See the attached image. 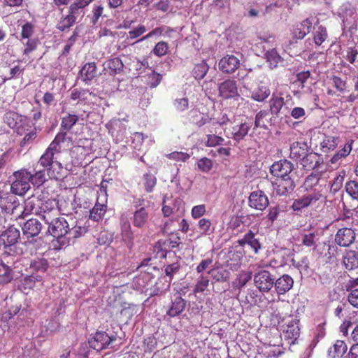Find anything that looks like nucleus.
<instances>
[{"instance_id":"052dcab7","label":"nucleus","mask_w":358,"mask_h":358,"mask_svg":"<svg viewBox=\"0 0 358 358\" xmlns=\"http://www.w3.org/2000/svg\"><path fill=\"white\" fill-rule=\"evenodd\" d=\"M15 196L11 193L0 189V206H7L14 202Z\"/></svg>"},{"instance_id":"f257e3e1","label":"nucleus","mask_w":358,"mask_h":358,"mask_svg":"<svg viewBox=\"0 0 358 358\" xmlns=\"http://www.w3.org/2000/svg\"><path fill=\"white\" fill-rule=\"evenodd\" d=\"M67 141L66 133H57L53 141L45 150L38 159V164L43 168V170H37L36 167L31 173V182L34 185L40 186L45 180V171L52 178L59 179L63 165L59 159V155L65 151L64 144Z\"/></svg>"},{"instance_id":"0eeeda50","label":"nucleus","mask_w":358,"mask_h":358,"mask_svg":"<svg viewBox=\"0 0 358 358\" xmlns=\"http://www.w3.org/2000/svg\"><path fill=\"white\" fill-rule=\"evenodd\" d=\"M322 197V194L319 191L313 190L303 195L301 198L294 200L292 203L294 210H300L306 208L310 205L315 203Z\"/></svg>"},{"instance_id":"6ab92c4d","label":"nucleus","mask_w":358,"mask_h":358,"mask_svg":"<svg viewBox=\"0 0 358 358\" xmlns=\"http://www.w3.org/2000/svg\"><path fill=\"white\" fill-rule=\"evenodd\" d=\"M41 229V223L37 219L34 218L28 220L22 226V234L27 238L37 236Z\"/></svg>"},{"instance_id":"09e8293b","label":"nucleus","mask_w":358,"mask_h":358,"mask_svg":"<svg viewBox=\"0 0 358 358\" xmlns=\"http://www.w3.org/2000/svg\"><path fill=\"white\" fill-rule=\"evenodd\" d=\"M266 58L271 68L276 67L278 63L282 61V58L275 49L267 51Z\"/></svg>"},{"instance_id":"8fccbe9b","label":"nucleus","mask_w":358,"mask_h":358,"mask_svg":"<svg viewBox=\"0 0 358 358\" xmlns=\"http://www.w3.org/2000/svg\"><path fill=\"white\" fill-rule=\"evenodd\" d=\"M345 191L347 194L354 200H358V182L350 180L345 183Z\"/></svg>"},{"instance_id":"13d9d810","label":"nucleus","mask_w":358,"mask_h":358,"mask_svg":"<svg viewBox=\"0 0 358 358\" xmlns=\"http://www.w3.org/2000/svg\"><path fill=\"white\" fill-rule=\"evenodd\" d=\"M145 31V27L143 24H139L128 32L127 38L130 40L136 39L142 36Z\"/></svg>"},{"instance_id":"c756f323","label":"nucleus","mask_w":358,"mask_h":358,"mask_svg":"<svg viewBox=\"0 0 358 358\" xmlns=\"http://www.w3.org/2000/svg\"><path fill=\"white\" fill-rule=\"evenodd\" d=\"M185 308V302L181 296H177L172 302L171 306L166 312V316L174 317L179 315Z\"/></svg>"},{"instance_id":"a19ab883","label":"nucleus","mask_w":358,"mask_h":358,"mask_svg":"<svg viewBox=\"0 0 358 358\" xmlns=\"http://www.w3.org/2000/svg\"><path fill=\"white\" fill-rule=\"evenodd\" d=\"M49 266L48 260L45 258L36 257L30 262V268L37 272L45 273Z\"/></svg>"},{"instance_id":"4be33fe9","label":"nucleus","mask_w":358,"mask_h":358,"mask_svg":"<svg viewBox=\"0 0 358 358\" xmlns=\"http://www.w3.org/2000/svg\"><path fill=\"white\" fill-rule=\"evenodd\" d=\"M300 162L305 169L310 171L317 167L322 162V159L317 153L310 152Z\"/></svg>"},{"instance_id":"72a5a7b5","label":"nucleus","mask_w":358,"mask_h":358,"mask_svg":"<svg viewBox=\"0 0 358 358\" xmlns=\"http://www.w3.org/2000/svg\"><path fill=\"white\" fill-rule=\"evenodd\" d=\"M294 280L291 276L285 274L279 278L275 282V291H289L292 287Z\"/></svg>"},{"instance_id":"423d86ee","label":"nucleus","mask_w":358,"mask_h":358,"mask_svg":"<svg viewBox=\"0 0 358 358\" xmlns=\"http://www.w3.org/2000/svg\"><path fill=\"white\" fill-rule=\"evenodd\" d=\"M251 127V123L241 122L234 125L231 129L224 128V131L227 137L231 138L238 143L248 135Z\"/></svg>"},{"instance_id":"c03bdc74","label":"nucleus","mask_w":358,"mask_h":358,"mask_svg":"<svg viewBox=\"0 0 358 358\" xmlns=\"http://www.w3.org/2000/svg\"><path fill=\"white\" fill-rule=\"evenodd\" d=\"M143 185L148 193L153 192L157 184V178L150 172L145 173L143 176Z\"/></svg>"},{"instance_id":"4c0bfd02","label":"nucleus","mask_w":358,"mask_h":358,"mask_svg":"<svg viewBox=\"0 0 358 358\" xmlns=\"http://www.w3.org/2000/svg\"><path fill=\"white\" fill-rule=\"evenodd\" d=\"M106 210V205L96 203L94 208L90 210L89 217L94 221L99 222L105 215Z\"/></svg>"},{"instance_id":"c9c22d12","label":"nucleus","mask_w":358,"mask_h":358,"mask_svg":"<svg viewBox=\"0 0 358 358\" xmlns=\"http://www.w3.org/2000/svg\"><path fill=\"white\" fill-rule=\"evenodd\" d=\"M209 70V66L205 61L196 64L192 71V74L196 80L203 79Z\"/></svg>"},{"instance_id":"5701e85b","label":"nucleus","mask_w":358,"mask_h":358,"mask_svg":"<svg viewBox=\"0 0 358 358\" xmlns=\"http://www.w3.org/2000/svg\"><path fill=\"white\" fill-rule=\"evenodd\" d=\"M43 285L42 279L39 275L34 274L24 277L19 285L20 289H40Z\"/></svg>"},{"instance_id":"680f3d73","label":"nucleus","mask_w":358,"mask_h":358,"mask_svg":"<svg viewBox=\"0 0 358 358\" xmlns=\"http://www.w3.org/2000/svg\"><path fill=\"white\" fill-rule=\"evenodd\" d=\"M280 207L275 206H271L268 208V214L266 215V219L268 222L271 224L275 221L278 216L280 215Z\"/></svg>"},{"instance_id":"e433bc0d","label":"nucleus","mask_w":358,"mask_h":358,"mask_svg":"<svg viewBox=\"0 0 358 358\" xmlns=\"http://www.w3.org/2000/svg\"><path fill=\"white\" fill-rule=\"evenodd\" d=\"M338 137L332 136H326L320 143L321 150L323 152H327L334 150L338 145Z\"/></svg>"},{"instance_id":"69168bd1","label":"nucleus","mask_w":358,"mask_h":358,"mask_svg":"<svg viewBox=\"0 0 358 358\" xmlns=\"http://www.w3.org/2000/svg\"><path fill=\"white\" fill-rule=\"evenodd\" d=\"M162 76L161 74L153 71L152 73L148 75V85L151 88L156 87L162 81Z\"/></svg>"},{"instance_id":"a18cd8bd","label":"nucleus","mask_w":358,"mask_h":358,"mask_svg":"<svg viewBox=\"0 0 358 358\" xmlns=\"http://www.w3.org/2000/svg\"><path fill=\"white\" fill-rule=\"evenodd\" d=\"M87 231V228L85 226L80 225L77 223L75 226L70 227L67 235V238H78L83 236Z\"/></svg>"},{"instance_id":"2eb2a0df","label":"nucleus","mask_w":358,"mask_h":358,"mask_svg":"<svg viewBox=\"0 0 358 358\" xmlns=\"http://www.w3.org/2000/svg\"><path fill=\"white\" fill-rule=\"evenodd\" d=\"M254 282L259 291H270L274 285V279L267 271H261L254 277Z\"/></svg>"},{"instance_id":"e2e57ef3","label":"nucleus","mask_w":358,"mask_h":358,"mask_svg":"<svg viewBox=\"0 0 358 358\" xmlns=\"http://www.w3.org/2000/svg\"><path fill=\"white\" fill-rule=\"evenodd\" d=\"M88 92L87 90L73 89L71 92V99L73 101H85L87 97L86 94Z\"/></svg>"},{"instance_id":"79ce46f5","label":"nucleus","mask_w":358,"mask_h":358,"mask_svg":"<svg viewBox=\"0 0 358 358\" xmlns=\"http://www.w3.org/2000/svg\"><path fill=\"white\" fill-rule=\"evenodd\" d=\"M334 350L330 349L329 355L334 358L342 357L347 351L348 346L343 341L338 340L334 345Z\"/></svg>"},{"instance_id":"c85d7f7f","label":"nucleus","mask_w":358,"mask_h":358,"mask_svg":"<svg viewBox=\"0 0 358 358\" xmlns=\"http://www.w3.org/2000/svg\"><path fill=\"white\" fill-rule=\"evenodd\" d=\"M270 94L269 88L261 83L251 92V97L255 101L262 102L269 96Z\"/></svg>"},{"instance_id":"a211bd4d","label":"nucleus","mask_w":358,"mask_h":358,"mask_svg":"<svg viewBox=\"0 0 358 358\" xmlns=\"http://www.w3.org/2000/svg\"><path fill=\"white\" fill-rule=\"evenodd\" d=\"M313 24L310 19L306 18L302 22L295 24L292 29V36L294 39L301 40L310 33Z\"/></svg>"},{"instance_id":"58836bf2","label":"nucleus","mask_w":358,"mask_h":358,"mask_svg":"<svg viewBox=\"0 0 358 358\" xmlns=\"http://www.w3.org/2000/svg\"><path fill=\"white\" fill-rule=\"evenodd\" d=\"M245 297L246 299L248 297L252 299L254 303L260 307L266 306L271 301H274V299H269L266 296L264 292H248Z\"/></svg>"},{"instance_id":"7c9ffc66","label":"nucleus","mask_w":358,"mask_h":358,"mask_svg":"<svg viewBox=\"0 0 358 358\" xmlns=\"http://www.w3.org/2000/svg\"><path fill=\"white\" fill-rule=\"evenodd\" d=\"M313 38L316 46H322L328 38V33L326 27L319 25L314 28Z\"/></svg>"},{"instance_id":"bf43d9fd","label":"nucleus","mask_w":358,"mask_h":358,"mask_svg":"<svg viewBox=\"0 0 358 358\" xmlns=\"http://www.w3.org/2000/svg\"><path fill=\"white\" fill-rule=\"evenodd\" d=\"M333 86L340 92L344 93L347 87V83L340 77L333 76L331 78Z\"/></svg>"},{"instance_id":"49530a36","label":"nucleus","mask_w":358,"mask_h":358,"mask_svg":"<svg viewBox=\"0 0 358 358\" xmlns=\"http://www.w3.org/2000/svg\"><path fill=\"white\" fill-rule=\"evenodd\" d=\"M76 22V20L73 19L71 16L66 15L62 17L56 25V28L61 31L68 30L69 28L73 27Z\"/></svg>"},{"instance_id":"412c9836","label":"nucleus","mask_w":358,"mask_h":358,"mask_svg":"<svg viewBox=\"0 0 358 358\" xmlns=\"http://www.w3.org/2000/svg\"><path fill=\"white\" fill-rule=\"evenodd\" d=\"M20 238V231L13 227H8L0 236V240L2 241L5 248L11 250V247L14 245Z\"/></svg>"},{"instance_id":"aec40b11","label":"nucleus","mask_w":358,"mask_h":358,"mask_svg":"<svg viewBox=\"0 0 358 358\" xmlns=\"http://www.w3.org/2000/svg\"><path fill=\"white\" fill-rule=\"evenodd\" d=\"M275 185V192L280 196L291 193L295 187V184L290 176L277 178Z\"/></svg>"},{"instance_id":"bb28decb","label":"nucleus","mask_w":358,"mask_h":358,"mask_svg":"<svg viewBox=\"0 0 358 358\" xmlns=\"http://www.w3.org/2000/svg\"><path fill=\"white\" fill-rule=\"evenodd\" d=\"M308 152V146L306 143L294 142L290 146L289 156L295 161H301Z\"/></svg>"},{"instance_id":"0e129e2a","label":"nucleus","mask_w":358,"mask_h":358,"mask_svg":"<svg viewBox=\"0 0 358 358\" xmlns=\"http://www.w3.org/2000/svg\"><path fill=\"white\" fill-rule=\"evenodd\" d=\"M34 26L29 22H27L22 27L21 37L22 38H29L34 34Z\"/></svg>"},{"instance_id":"dca6fc26","label":"nucleus","mask_w":358,"mask_h":358,"mask_svg":"<svg viewBox=\"0 0 358 358\" xmlns=\"http://www.w3.org/2000/svg\"><path fill=\"white\" fill-rule=\"evenodd\" d=\"M237 243L242 247H244L246 245H248L255 254H257L262 248V244L259 239L256 238L255 233L252 230H249L246 232L243 238H239L237 241Z\"/></svg>"},{"instance_id":"9d476101","label":"nucleus","mask_w":358,"mask_h":358,"mask_svg":"<svg viewBox=\"0 0 358 358\" xmlns=\"http://www.w3.org/2000/svg\"><path fill=\"white\" fill-rule=\"evenodd\" d=\"M115 339V336H109L106 332H97L89 340V345L91 348L100 351L106 348Z\"/></svg>"},{"instance_id":"f8f14e48","label":"nucleus","mask_w":358,"mask_h":358,"mask_svg":"<svg viewBox=\"0 0 358 358\" xmlns=\"http://www.w3.org/2000/svg\"><path fill=\"white\" fill-rule=\"evenodd\" d=\"M293 170V164L287 159L274 162L270 167L271 173L278 178L289 177Z\"/></svg>"},{"instance_id":"6e6d98bb","label":"nucleus","mask_w":358,"mask_h":358,"mask_svg":"<svg viewBox=\"0 0 358 358\" xmlns=\"http://www.w3.org/2000/svg\"><path fill=\"white\" fill-rule=\"evenodd\" d=\"M208 274H210L212 277L216 280L224 281L229 278V273L220 268H213L208 271Z\"/></svg>"},{"instance_id":"39448f33","label":"nucleus","mask_w":358,"mask_h":358,"mask_svg":"<svg viewBox=\"0 0 358 358\" xmlns=\"http://www.w3.org/2000/svg\"><path fill=\"white\" fill-rule=\"evenodd\" d=\"M3 119L4 123L11 129H16L17 133L21 136L23 135L25 131H28L27 127H32L30 125V120L27 117L22 116L13 110L6 112Z\"/></svg>"},{"instance_id":"7ed1b4c3","label":"nucleus","mask_w":358,"mask_h":358,"mask_svg":"<svg viewBox=\"0 0 358 358\" xmlns=\"http://www.w3.org/2000/svg\"><path fill=\"white\" fill-rule=\"evenodd\" d=\"M45 224H48V232L56 238V242L58 243V246L55 245V249H61L69 244V238L66 236L69 230V224L64 217L57 215Z\"/></svg>"},{"instance_id":"f03ea898","label":"nucleus","mask_w":358,"mask_h":358,"mask_svg":"<svg viewBox=\"0 0 358 358\" xmlns=\"http://www.w3.org/2000/svg\"><path fill=\"white\" fill-rule=\"evenodd\" d=\"M25 208L38 215L45 223L59 215V211L54 201L50 199L43 200L38 197L29 198L25 203Z\"/></svg>"},{"instance_id":"393cba45","label":"nucleus","mask_w":358,"mask_h":358,"mask_svg":"<svg viewBox=\"0 0 358 358\" xmlns=\"http://www.w3.org/2000/svg\"><path fill=\"white\" fill-rule=\"evenodd\" d=\"M103 71L110 76H115L123 71L124 64L119 57H114L106 60L103 64Z\"/></svg>"},{"instance_id":"338daca9","label":"nucleus","mask_w":358,"mask_h":358,"mask_svg":"<svg viewBox=\"0 0 358 358\" xmlns=\"http://www.w3.org/2000/svg\"><path fill=\"white\" fill-rule=\"evenodd\" d=\"M103 12V7L101 5H94L92 10V16L91 17V23L96 25L99 19L102 16Z\"/></svg>"},{"instance_id":"cd10ccee","label":"nucleus","mask_w":358,"mask_h":358,"mask_svg":"<svg viewBox=\"0 0 358 358\" xmlns=\"http://www.w3.org/2000/svg\"><path fill=\"white\" fill-rule=\"evenodd\" d=\"M343 264L346 269L354 270L358 268V251L348 250L343 258Z\"/></svg>"},{"instance_id":"4468645a","label":"nucleus","mask_w":358,"mask_h":358,"mask_svg":"<svg viewBox=\"0 0 358 358\" xmlns=\"http://www.w3.org/2000/svg\"><path fill=\"white\" fill-rule=\"evenodd\" d=\"M219 95L222 99H228L238 96V87L236 82L232 79H227L219 85Z\"/></svg>"},{"instance_id":"9b49d317","label":"nucleus","mask_w":358,"mask_h":358,"mask_svg":"<svg viewBox=\"0 0 358 358\" xmlns=\"http://www.w3.org/2000/svg\"><path fill=\"white\" fill-rule=\"evenodd\" d=\"M356 234L352 228L343 227L335 235V242L340 247H349L355 240Z\"/></svg>"},{"instance_id":"3c124183","label":"nucleus","mask_w":358,"mask_h":358,"mask_svg":"<svg viewBox=\"0 0 358 358\" xmlns=\"http://www.w3.org/2000/svg\"><path fill=\"white\" fill-rule=\"evenodd\" d=\"M213 166V161L206 157L201 158L197 162L198 169L203 173H208L212 169Z\"/></svg>"},{"instance_id":"2f4dec72","label":"nucleus","mask_w":358,"mask_h":358,"mask_svg":"<svg viewBox=\"0 0 358 358\" xmlns=\"http://www.w3.org/2000/svg\"><path fill=\"white\" fill-rule=\"evenodd\" d=\"M148 220V213L145 208L136 210L133 216V224L138 228H143Z\"/></svg>"},{"instance_id":"ea45409f","label":"nucleus","mask_w":358,"mask_h":358,"mask_svg":"<svg viewBox=\"0 0 358 358\" xmlns=\"http://www.w3.org/2000/svg\"><path fill=\"white\" fill-rule=\"evenodd\" d=\"M269 103L271 113L274 116H278L285 103L284 98L273 94L270 99Z\"/></svg>"},{"instance_id":"5fc2aeb1","label":"nucleus","mask_w":358,"mask_h":358,"mask_svg":"<svg viewBox=\"0 0 358 358\" xmlns=\"http://www.w3.org/2000/svg\"><path fill=\"white\" fill-rule=\"evenodd\" d=\"M345 176V171H342L339 174L334 178L331 185V191L333 192H337L343 186L344 178Z\"/></svg>"},{"instance_id":"603ef678","label":"nucleus","mask_w":358,"mask_h":358,"mask_svg":"<svg viewBox=\"0 0 358 358\" xmlns=\"http://www.w3.org/2000/svg\"><path fill=\"white\" fill-rule=\"evenodd\" d=\"M166 157L171 160L185 162L189 159L190 155L187 152L175 151L167 154Z\"/></svg>"},{"instance_id":"ddd939ff","label":"nucleus","mask_w":358,"mask_h":358,"mask_svg":"<svg viewBox=\"0 0 358 358\" xmlns=\"http://www.w3.org/2000/svg\"><path fill=\"white\" fill-rule=\"evenodd\" d=\"M268 199L262 190L254 191L248 198L249 206L252 208L263 210L268 206Z\"/></svg>"},{"instance_id":"f3484780","label":"nucleus","mask_w":358,"mask_h":358,"mask_svg":"<svg viewBox=\"0 0 358 358\" xmlns=\"http://www.w3.org/2000/svg\"><path fill=\"white\" fill-rule=\"evenodd\" d=\"M218 66L222 72L231 74L239 67L240 61L236 56L227 55L220 60Z\"/></svg>"},{"instance_id":"a878e982","label":"nucleus","mask_w":358,"mask_h":358,"mask_svg":"<svg viewBox=\"0 0 358 358\" xmlns=\"http://www.w3.org/2000/svg\"><path fill=\"white\" fill-rule=\"evenodd\" d=\"M96 65L95 62L86 63L79 72L81 80L85 83L92 81L96 76Z\"/></svg>"},{"instance_id":"37998d69","label":"nucleus","mask_w":358,"mask_h":358,"mask_svg":"<svg viewBox=\"0 0 358 358\" xmlns=\"http://www.w3.org/2000/svg\"><path fill=\"white\" fill-rule=\"evenodd\" d=\"M27 128L29 129L28 127ZM23 134H24V136L20 143L21 147L27 146L34 142L38 136L37 129L35 127H33L30 130L28 129V131H25Z\"/></svg>"},{"instance_id":"b1692460","label":"nucleus","mask_w":358,"mask_h":358,"mask_svg":"<svg viewBox=\"0 0 358 358\" xmlns=\"http://www.w3.org/2000/svg\"><path fill=\"white\" fill-rule=\"evenodd\" d=\"M78 121V117L76 114L68 113L66 115L64 116L62 118L60 124L61 129L63 130L62 131V133H66L67 134L66 131H69ZM59 133H61V131ZM66 138L67 141L64 144V148L65 150H66L65 148V144L67 143L68 145L71 141V138L68 137L67 136Z\"/></svg>"},{"instance_id":"1a4fd4ad","label":"nucleus","mask_w":358,"mask_h":358,"mask_svg":"<svg viewBox=\"0 0 358 358\" xmlns=\"http://www.w3.org/2000/svg\"><path fill=\"white\" fill-rule=\"evenodd\" d=\"M10 257L7 251L3 254L4 261L6 264L4 268H2V271L0 273V287H3L5 285L8 284L13 280L12 268H16L15 264L18 261V257L14 256L12 258L13 262H10L7 258Z\"/></svg>"},{"instance_id":"6e6552de","label":"nucleus","mask_w":358,"mask_h":358,"mask_svg":"<svg viewBox=\"0 0 358 358\" xmlns=\"http://www.w3.org/2000/svg\"><path fill=\"white\" fill-rule=\"evenodd\" d=\"M320 238L318 229L312 227L302 229L300 231V240L301 245L306 248H317V242Z\"/></svg>"},{"instance_id":"f704fd0d","label":"nucleus","mask_w":358,"mask_h":358,"mask_svg":"<svg viewBox=\"0 0 358 358\" xmlns=\"http://www.w3.org/2000/svg\"><path fill=\"white\" fill-rule=\"evenodd\" d=\"M251 280H252V272L242 271L238 273L237 277L233 281V282H232L233 287L235 289H241Z\"/></svg>"},{"instance_id":"de8ad7c7","label":"nucleus","mask_w":358,"mask_h":358,"mask_svg":"<svg viewBox=\"0 0 358 358\" xmlns=\"http://www.w3.org/2000/svg\"><path fill=\"white\" fill-rule=\"evenodd\" d=\"M169 50V45L167 42L161 41L157 43L152 50V53L159 57L165 56Z\"/></svg>"},{"instance_id":"20e7f679","label":"nucleus","mask_w":358,"mask_h":358,"mask_svg":"<svg viewBox=\"0 0 358 358\" xmlns=\"http://www.w3.org/2000/svg\"><path fill=\"white\" fill-rule=\"evenodd\" d=\"M13 176L15 179L11 184L12 193L19 196L24 195L30 189L31 172L21 169L14 172Z\"/></svg>"},{"instance_id":"4d7b16f0","label":"nucleus","mask_w":358,"mask_h":358,"mask_svg":"<svg viewBox=\"0 0 358 358\" xmlns=\"http://www.w3.org/2000/svg\"><path fill=\"white\" fill-rule=\"evenodd\" d=\"M211 226L212 222L210 219L201 218L199 220L198 227L202 231V234L205 235L210 234Z\"/></svg>"},{"instance_id":"473e14b6","label":"nucleus","mask_w":358,"mask_h":358,"mask_svg":"<svg viewBox=\"0 0 358 358\" xmlns=\"http://www.w3.org/2000/svg\"><path fill=\"white\" fill-rule=\"evenodd\" d=\"M286 327V329L283 331L285 338L293 341L296 340L300 334V329L296 320H292Z\"/></svg>"},{"instance_id":"774afa93","label":"nucleus","mask_w":358,"mask_h":358,"mask_svg":"<svg viewBox=\"0 0 358 358\" xmlns=\"http://www.w3.org/2000/svg\"><path fill=\"white\" fill-rule=\"evenodd\" d=\"M206 212V208L204 204H200L194 206L191 210L192 217L194 219L201 217Z\"/></svg>"},{"instance_id":"864d4df0","label":"nucleus","mask_w":358,"mask_h":358,"mask_svg":"<svg viewBox=\"0 0 358 358\" xmlns=\"http://www.w3.org/2000/svg\"><path fill=\"white\" fill-rule=\"evenodd\" d=\"M207 140L205 142V145L207 147H215L217 145H222L224 139L220 136L215 134H208L206 135Z\"/></svg>"}]
</instances>
